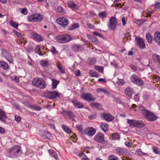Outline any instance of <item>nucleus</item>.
Returning <instances> with one entry per match:
<instances>
[{"label":"nucleus","instance_id":"58","mask_svg":"<svg viewBox=\"0 0 160 160\" xmlns=\"http://www.w3.org/2000/svg\"><path fill=\"white\" fill-rule=\"evenodd\" d=\"M13 80L17 82H19V78L16 75L13 76Z\"/></svg>","mask_w":160,"mask_h":160},{"label":"nucleus","instance_id":"56","mask_svg":"<svg viewBox=\"0 0 160 160\" xmlns=\"http://www.w3.org/2000/svg\"><path fill=\"white\" fill-rule=\"evenodd\" d=\"M91 76L92 77H98V74L96 72H93L91 73Z\"/></svg>","mask_w":160,"mask_h":160},{"label":"nucleus","instance_id":"19","mask_svg":"<svg viewBox=\"0 0 160 160\" xmlns=\"http://www.w3.org/2000/svg\"><path fill=\"white\" fill-rule=\"evenodd\" d=\"M154 41L158 44H160V32H155L154 34Z\"/></svg>","mask_w":160,"mask_h":160},{"label":"nucleus","instance_id":"10","mask_svg":"<svg viewBox=\"0 0 160 160\" xmlns=\"http://www.w3.org/2000/svg\"><path fill=\"white\" fill-rule=\"evenodd\" d=\"M81 97L87 101H92L95 100V97L90 93L84 92L81 95Z\"/></svg>","mask_w":160,"mask_h":160},{"label":"nucleus","instance_id":"26","mask_svg":"<svg viewBox=\"0 0 160 160\" xmlns=\"http://www.w3.org/2000/svg\"><path fill=\"white\" fill-rule=\"evenodd\" d=\"M96 62L95 58H90L87 60V63L89 65H93Z\"/></svg>","mask_w":160,"mask_h":160},{"label":"nucleus","instance_id":"52","mask_svg":"<svg viewBox=\"0 0 160 160\" xmlns=\"http://www.w3.org/2000/svg\"><path fill=\"white\" fill-rule=\"evenodd\" d=\"M76 127L81 133L83 134V128L82 126L80 125H77L76 126Z\"/></svg>","mask_w":160,"mask_h":160},{"label":"nucleus","instance_id":"11","mask_svg":"<svg viewBox=\"0 0 160 160\" xmlns=\"http://www.w3.org/2000/svg\"><path fill=\"white\" fill-rule=\"evenodd\" d=\"M57 23L63 27L67 26L68 23V20L65 17L58 18L57 20Z\"/></svg>","mask_w":160,"mask_h":160},{"label":"nucleus","instance_id":"32","mask_svg":"<svg viewBox=\"0 0 160 160\" xmlns=\"http://www.w3.org/2000/svg\"><path fill=\"white\" fill-rule=\"evenodd\" d=\"M108 14L106 12L103 11L100 12L98 14V15L99 18L102 19L106 18L107 17Z\"/></svg>","mask_w":160,"mask_h":160},{"label":"nucleus","instance_id":"55","mask_svg":"<svg viewBox=\"0 0 160 160\" xmlns=\"http://www.w3.org/2000/svg\"><path fill=\"white\" fill-rule=\"evenodd\" d=\"M125 144L126 147H131L132 145V143L129 142H125Z\"/></svg>","mask_w":160,"mask_h":160},{"label":"nucleus","instance_id":"8","mask_svg":"<svg viewBox=\"0 0 160 160\" xmlns=\"http://www.w3.org/2000/svg\"><path fill=\"white\" fill-rule=\"evenodd\" d=\"M117 24L116 18L114 17H112L110 19L109 24L108 25V28L110 30H115L116 29Z\"/></svg>","mask_w":160,"mask_h":160},{"label":"nucleus","instance_id":"38","mask_svg":"<svg viewBox=\"0 0 160 160\" xmlns=\"http://www.w3.org/2000/svg\"><path fill=\"white\" fill-rule=\"evenodd\" d=\"M120 138V137L118 133H115L112 134V139L113 140L119 139Z\"/></svg>","mask_w":160,"mask_h":160},{"label":"nucleus","instance_id":"13","mask_svg":"<svg viewBox=\"0 0 160 160\" xmlns=\"http://www.w3.org/2000/svg\"><path fill=\"white\" fill-rule=\"evenodd\" d=\"M101 116L104 120L108 122H111L114 119V116L109 113H102Z\"/></svg>","mask_w":160,"mask_h":160},{"label":"nucleus","instance_id":"22","mask_svg":"<svg viewBox=\"0 0 160 160\" xmlns=\"http://www.w3.org/2000/svg\"><path fill=\"white\" fill-rule=\"evenodd\" d=\"M100 127L101 129L105 132H107L109 128L108 124L102 122L101 123Z\"/></svg>","mask_w":160,"mask_h":160},{"label":"nucleus","instance_id":"23","mask_svg":"<svg viewBox=\"0 0 160 160\" xmlns=\"http://www.w3.org/2000/svg\"><path fill=\"white\" fill-rule=\"evenodd\" d=\"M82 48V45L79 44H74L72 46V48L74 51L79 52Z\"/></svg>","mask_w":160,"mask_h":160},{"label":"nucleus","instance_id":"4","mask_svg":"<svg viewBox=\"0 0 160 160\" xmlns=\"http://www.w3.org/2000/svg\"><path fill=\"white\" fill-rule=\"evenodd\" d=\"M32 84L36 87L43 89L46 88V85L43 79L37 78L34 79L32 82Z\"/></svg>","mask_w":160,"mask_h":160},{"label":"nucleus","instance_id":"17","mask_svg":"<svg viewBox=\"0 0 160 160\" xmlns=\"http://www.w3.org/2000/svg\"><path fill=\"white\" fill-rule=\"evenodd\" d=\"M114 150L116 153L120 154H125L128 152V151L126 149L120 147L116 148Z\"/></svg>","mask_w":160,"mask_h":160},{"label":"nucleus","instance_id":"54","mask_svg":"<svg viewBox=\"0 0 160 160\" xmlns=\"http://www.w3.org/2000/svg\"><path fill=\"white\" fill-rule=\"evenodd\" d=\"M122 25L123 26H125L126 24V21H127V18H125L124 17H122Z\"/></svg>","mask_w":160,"mask_h":160},{"label":"nucleus","instance_id":"53","mask_svg":"<svg viewBox=\"0 0 160 160\" xmlns=\"http://www.w3.org/2000/svg\"><path fill=\"white\" fill-rule=\"evenodd\" d=\"M97 117L96 114L95 113L92 114L88 116L90 120H92L95 118Z\"/></svg>","mask_w":160,"mask_h":160},{"label":"nucleus","instance_id":"2","mask_svg":"<svg viewBox=\"0 0 160 160\" xmlns=\"http://www.w3.org/2000/svg\"><path fill=\"white\" fill-rule=\"evenodd\" d=\"M55 39L59 43H66L72 40V37L69 34H63L57 35Z\"/></svg>","mask_w":160,"mask_h":160},{"label":"nucleus","instance_id":"60","mask_svg":"<svg viewBox=\"0 0 160 160\" xmlns=\"http://www.w3.org/2000/svg\"><path fill=\"white\" fill-rule=\"evenodd\" d=\"M15 120L17 122H19L21 120V118L18 115H15Z\"/></svg>","mask_w":160,"mask_h":160},{"label":"nucleus","instance_id":"6","mask_svg":"<svg viewBox=\"0 0 160 160\" xmlns=\"http://www.w3.org/2000/svg\"><path fill=\"white\" fill-rule=\"evenodd\" d=\"M43 16L39 13L32 14L29 16L28 18V20L30 22H38L42 21Z\"/></svg>","mask_w":160,"mask_h":160},{"label":"nucleus","instance_id":"64","mask_svg":"<svg viewBox=\"0 0 160 160\" xmlns=\"http://www.w3.org/2000/svg\"><path fill=\"white\" fill-rule=\"evenodd\" d=\"M153 13V11H149L146 14L147 15V16L146 17H150Z\"/></svg>","mask_w":160,"mask_h":160},{"label":"nucleus","instance_id":"43","mask_svg":"<svg viewBox=\"0 0 160 160\" xmlns=\"http://www.w3.org/2000/svg\"><path fill=\"white\" fill-rule=\"evenodd\" d=\"M68 4L69 7L74 8H76L77 7V5L72 1L68 2Z\"/></svg>","mask_w":160,"mask_h":160},{"label":"nucleus","instance_id":"36","mask_svg":"<svg viewBox=\"0 0 160 160\" xmlns=\"http://www.w3.org/2000/svg\"><path fill=\"white\" fill-rule=\"evenodd\" d=\"M153 57L155 61L160 65V56L157 54H154L153 56Z\"/></svg>","mask_w":160,"mask_h":160},{"label":"nucleus","instance_id":"37","mask_svg":"<svg viewBox=\"0 0 160 160\" xmlns=\"http://www.w3.org/2000/svg\"><path fill=\"white\" fill-rule=\"evenodd\" d=\"M35 51L36 53L38 54L40 56H43L44 55V54L41 52L40 51V47L39 45L37 46L35 48Z\"/></svg>","mask_w":160,"mask_h":160},{"label":"nucleus","instance_id":"20","mask_svg":"<svg viewBox=\"0 0 160 160\" xmlns=\"http://www.w3.org/2000/svg\"><path fill=\"white\" fill-rule=\"evenodd\" d=\"M6 119L7 116L5 113L1 109H0V121L5 123L6 122L5 120Z\"/></svg>","mask_w":160,"mask_h":160},{"label":"nucleus","instance_id":"39","mask_svg":"<svg viewBox=\"0 0 160 160\" xmlns=\"http://www.w3.org/2000/svg\"><path fill=\"white\" fill-rule=\"evenodd\" d=\"M135 153L136 155L140 156H142L146 154L142 152L141 149H138L135 152Z\"/></svg>","mask_w":160,"mask_h":160},{"label":"nucleus","instance_id":"25","mask_svg":"<svg viewBox=\"0 0 160 160\" xmlns=\"http://www.w3.org/2000/svg\"><path fill=\"white\" fill-rule=\"evenodd\" d=\"M97 92L98 93H101L103 92L105 94L109 95L110 93L107 90L103 88H99L97 90Z\"/></svg>","mask_w":160,"mask_h":160},{"label":"nucleus","instance_id":"34","mask_svg":"<svg viewBox=\"0 0 160 160\" xmlns=\"http://www.w3.org/2000/svg\"><path fill=\"white\" fill-rule=\"evenodd\" d=\"M127 122L129 125L130 126L135 127L136 121L134 120H130L129 119H127Z\"/></svg>","mask_w":160,"mask_h":160},{"label":"nucleus","instance_id":"33","mask_svg":"<svg viewBox=\"0 0 160 160\" xmlns=\"http://www.w3.org/2000/svg\"><path fill=\"white\" fill-rule=\"evenodd\" d=\"M144 125L143 122L142 121H136L135 127L138 128L142 127Z\"/></svg>","mask_w":160,"mask_h":160},{"label":"nucleus","instance_id":"48","mask_svg":"<svg viewBox=\"0 0 160 160\" xmlns=\"http://www.w3.org/2000/svg\"><path fill=\"white\" fill-rule=\"evenodd\" d=\"M108 160H118L117 157L113 155H111L108 158Z\"/></svg>","mask_w":160,"mask_h":160},{"label":"nucleus","instance_id":"61","mask_svg":"<svg viewBox=\"0 0 160 160\" xmlns=\"http://www.w3.org/2000/svg\"><path fill=\"white\" fill-rule=\"evenodd\" d=\"M130 68H131V69L133 71H136L137 70V67L133 65H131L130 66Z\"/></svg>","mask_w":160,"mask_h":160},{"label":"nucleus","instance_id":"18","mask_svg":"<svg viewBox=\"0 0 160 160\" xmlns=\"http://www.w3.org/2000/svg\"><path fill=\"white\" fill-rule=\"evenodd\" d=\"M32 37L38 42L42 41L43 40V38L36 33H34L32 34Z\"/></svg>","mask_w":160,"mask_h":160},{"label":"nucleus","instance_id":"30","mask_svg":"<svg viewBox=\"0 0 160 160\" xmlns=\"http://www.w3.org/2000/svg\"><path fill=\"white\" fill-rule=\"evenodd\" d=\"M68 115L70 118L72 119V121H75L73 118L75 117V115L73 112L71 111H67L65 112Z\"/></svg>","mask_w":160,"mask_h":160},{"label":"nucleus","instance_id":"63","mask_svg":"<svg viewBox=\"0 0 160 160\" xmlns=\"http://www.w3.org/2000/svg\"><path fill=\"white\" fill-rule=\"evenodd\" d=\"M99 105V104L98 103L94 102L91 103L90 104V106L92 108H95L97 107Z\"/></svg>","mask_w":160,"mask_h":160},{"label":"nucleus","instance_id":"50","mask_svg":"<svg viewBox=\"0 0 160 160\" xmlns=\"http://www.w3.org/2000/svg\"><path fill=\"white\" fill-rule=\"evenodd\" d=\"M12 31L13 33L18 38H22V35L21 33L18 32L15 30H13Z\"/></svg>","mask_w":160,"mask_h":160},{"label":"nucleus","instance_id":"45","mask_svg":"<svg viewBox=\"0 0 160 160\" xmlns=\"http://www.w3.org/2000/svg\"><path fill=\"white\" fill-rule=\"evenodd\" d=\"M50 51L53 54H56L58 53V51L53 46L51 47Z\"/></svg>","mask_w":160,"mask_h":160},{"label":"nucleus","instance_id":"35","mask_svg":"<svg viewBox=\"0 0 160 160\" xmlns=\"http://www.w3.org/2000/svg\"><path fill=\"white\" fill-rule=\"evenodd\" d=\"M10 25L12 27L15 28L17 29L18 26V24L16 22L11 20L9 21Z\"/></svg>","mask_w":160,"mask_h":160},{"label":"nucleus","instance_id":"5","mask_svg":"<svg viewBox=\"0 0 160 160\" xmlns=\"http://www.w3.org/2000/svg\"><path fill=\"white\" fill-rule=\"evenodd\" d=\"M130 80L132 82L138 86H142L144 84V82L136 74H133L130 77Z\"/></svg>","mask_w":160,"mask_h":160},{"label":"nucleus","instance_id":"40","mask_svg":"<svg viewBox=\"0 0 160 160\" xmlns=\"http://www.w3.org/2000/svg\"><path fill=\"white\" fill-rule=\"evenodd\" d=\"M118 2L117 0H115L114 1V4L115 5V7H120V8H122L123 6L124 5V3H125V2H124L122 4H121L120 3L118 4Z\"/></svg>","mask_w":160,"mask_h":160},{"label":"nucleus","instance_id":"42","mask_svg":"<svg viewBox=\"0 0 160 160\" xmlns=\"http://www.w3.org/2000/svg\"><path fill=\"white\" fill-rule=\"evenodd\" d=\"M71 135V139L73 142H76L77 140V138L76 134L72 132Z\"/></svg>","mask_w":160,"mask_h":160},{"label":"nucleus","instance_id":"41","mask_svg":"<svg viewBox=\"0 0 160 160\" xmlns=\"http://www.w3.org/2000/svg\"><path fill=\"white\" fill-rule=\"evenodd\" d=\"M49 62L48 61L46 60H42L40 62V64L43 67H45L48 65Z\"/></svg>","mask_w":160,"mask_h":160},{"label":"nucleus","instance_id":"28","mask_svg":"<svg viewBox=\"0 0 160 160\" xmlns=\"http://www.w3.org/2000/svg\"><path fill=\"white\" fill-rule=\"evenodd\" d=\"M52 89H54L57 88V86L59 84V82L58 81L53 79H52Z\"/></svg>","mask_w":160,"mask_h":160},{"label":"nucleus","instance_id":"57","mask_svg":"<svg viewBox=\"0 0 160 160\" xmlns=\"http://www.w3.org/2000/svg\"><path fill=\"white\" fill-rule=\"evenodd\" d=\"M118 84L122 86L124 83V81L123 79H119L118 82Z\"/></svg>","mask_w":160,"mask_h":160},{"label":"nucleus","instance_id":"16","mask_svg":"<svg viewBox=\"0 0 160 160\" xmlns=\"http://www.w3.org/2000/svg\"><path fill=\"white\" fill-rule=\"evenodd\" d=\"M94 138L96 141L102 143L104 140V135L101 133H97L94 136Z\"/></svg>","mask_w":160,"mask_h":160},{"label":"nucleus","instance_id":"12","mask_svg":"<svg viewBox=\"0 0 160 160\" xmlns=\"http://www.w3.org/2000/svg\"><path fill=\"white\" fill-rule=\"evenodd\" d=\"M96 130L92 127H88L83 131V134H85L89 136L92 137L96 133Z\"/></svg>","mask_w":160,"mask_h":160},{"label":"nucleus","instance_id":"1","mask_svg":"<svg viewBox=\"0 0 160 160\" xmlns=\"http://www.w3.org/2000/svg\"><path fill=\"white\" fill-rule=\"evenodd\" d=\"M141 112L145 118L149 122H153L157 119L156 116L146 108L142 107Z\"/></svg>","mask_w":160,"mask_h":160},{"label":"nucleus","instance_id":"21","mask_svg":"<svg viewBox=\"0 0 160 160\" xmlns=\"http://www.w3.org/2000/svg\"><path fill=\"white\" fill-rule=\"evenodd\" d=\"M125 93L128 97H131L132 93H134L132 88L130 87L127 88L125 90Z\"/></svg>","mask_w":160,"mask_h":160},{"label":"nucleus","instance_id":"27","mask_svg":"<svg viewBox=\"0 0 160 160\" xmlns=\"http://www.w3.org/2000/svg\"><path fill=\"white\" fill-rule=\"evenodd\" d=\"M49 154L52 157H53L56 159H58V156L57 153L52 149H50L48 150Z\"/></svg>","mask_w":160,"mask_h":160},{"label":"nucleus","instance_id":"31","mask_svg":"<svg viewBox=\"0 0 160 160\" xmlns=\"http://www.w3.org/2000/svg\"><path fill=\"white\" fill-rule=\"evenodd\" d=\"M0 67L4 70H7L8 68V64L3 62H0Z\"/></svg>","mask_w":160,"mask_h":160},{"label":"nucleus","instance_id":"24","mask_svg":"<svg viewBox=\"0 0 160 160\" xmlns=\"http://www.w3.org/2000/svg\"><path fill=\"white\" fill-rule=\"evenodd\" d=\"M62 128L63 130L66 132L69 133L70 135L72 134V132L71 131L70 128L68 126L65 125H62Z\"/></svg>","mask_w":160,"mask_h":160},{"label":"nucleus","instance_id":"47","mask_svg":"<svg viewBox=\"0 0 160 160\" xmlns=\"http://www.w3.org/2000/svg\"><path fill=\"white\" fill-rule=\"evenodd\" d=\"M94 68L98 71L99 72H102L103 71V68L101 67L98 66H95L94 67Z\"/></svg>","mask_w":160,"mask_h":160},{"label":"nucleus","instance_id":"29","mask_svg":"<svg viewBox=\"0 0 160 160\" xmlns=\"http://www.w3.org/2000/svg\"><path fill=\"white\" fill-rule=\"evenodd\" d=\"M146 38L147 41L149 43H151L152 42V38L151 34L149 33H147L146 35Z\"/></svg>","mask_w":160,"mask_h":160},{"label":"nucleus","instance_id":"9","mask_svg":"<svg viewBox=\"0 0 160 160\" xmlns=\"http://www.w3.org/2000/svg\"><path fill=\"white\" fill-rule=\"evenodd\" d=\"M44 95L46 98L51 99H54L60 97L59 94L55 91L46 92L45 93Z\"/></svg>","mask_w":160,"mask_h":160},{"label":"nucleus","instance_id":"7","mask_svg":"<svg viewBox=\"0 0 160 160\" xmlns=\"http://www.w3.org/2000/svg\"><path fill=\"white\" fill-rule=\"evenodd\" d=\"M2 55L9 63H12L13 59L12 55L6 50L3 49L2 51Z\"/></svg>","mask_w":160,"mask_h":160},{"label":"nucleus","instance_id":"3","mask_svg":"<svg viewBox=\"0 0 160 160\" xmlns=\"http://www.w3.org/2000/svg\"><path fill=\"white\" fill-rule=\"evenodd\" d=\"M7 153L11 157H18L21 154V147L18 145H15L10 149L7 150Z\"/></svg>","mask_w":160,"mask_h":160},{"label":"nucleus","instance_id":"51","mask_svg":"<svg viewBox=\"0 0 160 160\" xmlns=\"http://www.w3.org/2000/svg\"><path fill=\"white\" fill-rule=\"evenodd\" d=\"M154 7L156 8L155 10L159 11L160 10V3L157 2L155 4Z\"/></svg>","mask_w":160,"mask_h":160},{"label":"nucleus","instance_id":"49","mask_svg":"<svg viewBox=\"0 0 160 160\" xmlns=\"http://www.w3.org/2000/svg\"><path fill=\"white\" fill-rule=\"evenodd\" d=\"M79 27V24L78 23H75L72 25L71 28L69 29V30H72Z\"/></svg>","mask_w":160,"mask_h":160},{"label":"nucleus","instance_id":"62","mask_svg":"<svg viewBox=\"0 0 160 160\" xmlns=\"http://www.w3.org/2000/svg\"><path fill=\"white\" fill-rule=\"evenodd\" d=\"M138 94H136L134 97V100L137 102H138L139 100V98L138 96Z\"/></svg>","mask_w":160,"mask_h":160},{"label":"nucleus","instance_id":"46","mask_svg":"<svg viewBox=\"0 0 160 160\" xmlns=\"http://www.w3.org/2000/svg\"><path fill=\"white\" fill-rule=\"evenodd\" d=\"M152 79L155 82H158L160 80V77L158 76L153 75L152 76Z\"/></svg>","mask_w":160,"mask_h":160},{"label":"nucleus","instance_id":"15","mask_svg":"<svg viewBox=\"0 0 160 160\" xmlns=\"http://www.w3.org/2000/svg\"><path fill=\"white\" fill-rule=\"evenodd\" d=\"M137 45L140 48L144 49L145 48V44L143 39L139 37L136 38Z\"/></svg>","mask_w":160,"mask_h":160},{"label":"nucleus","instance_id":"14","mask_svg":"<svg viewBox=\"0 0 160 160\" xmlns=\"http://www.w3.org/2000/svg\"><path fill=\"white\" fill-rule=\"evenodd\" d=\"M71 102L73 105L76 108H83L84 107V105L83 104L75 98H73L71 101Z\"/></svg>","mask_w":160,"mask_h":160},{"label":"nucleus","instance_id":"59","mask_svg":"<svg viewBox=\"0 0 160 160\" xmlns=\"http://www.w3.org/2000/svg\"><path fill=\"white\" fill-rule=\"evenodd\" d=\"M21 12L24 15H26L27 14V10L26 8H22L21 9Z\"/></svg>","mask_w":160,"mask_h":160},{"label":"nucleus","instance_id":"44","mask_svg":"<svg viewBox=\"0 0 160 160\" xmlns=\"http://www.w3.org/2000/svg\"><path fill=\"white\" fill-rule=\"evenodd\" d=\"M57 67L60 72L62 73H64L65 72V70L63 69L62 65L60 64L57 65Z\"/></svg>","mask_w":160,"mask_h":160}]
</instances>
